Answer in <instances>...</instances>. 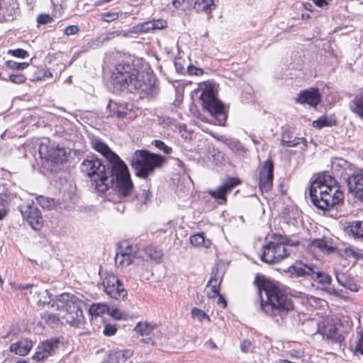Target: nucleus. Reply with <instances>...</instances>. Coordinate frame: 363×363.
<instances>
[{
  "label": "nucleus",
  "instance_id": "nucleus-1",
  "mask_svg": "<svg viewBox=\"0 0 363 363\" xmlns=\"http://www.w3.org/2000/svg\"><path fill=\"white\" fill-rule=\"evenodd\" d=\"M81 170L91 179L96 191L104 193L113 189L120 197L131 195L133 184L128 167L109 164L107 167L96 157H87L81 164Z\"/></svg>",
  "mask_w": 363,
  "mask_h": 363
},
{
  "label": "nucleus",
  "instance_id": "nucleus-2",
  "mask_svg": "<svg viewBox=\"0 0 363 363\" xmlns=\"http://www.w3.org/2000/svg\"><path fill=\"white\" fill-rule=\"evenodd\" d=\"M254 284L257 287L262 311L276 321L282 319L287 312L294 308L292 298L273 283L257 276Z\"/></svg>",
  "mask_w": 363,
  "mask_h": 363
},
{
  "label": "nucleus",
  "instance_id": "nucleus-3",
  "mask_svg": "<svg viewBox=\"0 0 363 363\" xmlns=\"http://www.w3.org/2000/svg\"><path fill=\"white\" fill-rule=\"evenodd\" d=\"M112 83L119 91H141L149 92L155 85V79L149 73H141L130 65H118L113 71Z\"/></svg>",
  "mask_w": 363,
  "mask_h": 363
},
{
  "label": "nucleus",
  "instance_id": "nucleus-4",
  "mask_svg": "<svg viewBox=\"0 0 363 363\" xmlns=\"http://www.w3.org/2000/svg\"><path fill=\"white\" fill-rule=\"evenodd\" d=\"M56 304L59 311L57 314L45 312L43 315L48 324H57L61 319L74 327H79L84 323L82 308L85 304L77 296L68 293L62 294L58 296Z\"/></svg>",
  "mask_w": 363,
  "mask_h": 363
},
{
  "label": "nucleus",
  "instance_id": "nucleus-5",
  "mask_svg": "<svg viewBox=\"0 0 363 363\" xmlns=\"http://www.w3.org/2000/svg\"><path fill=\"white\" fill-rule=\"evenodd\" d=\"M330 175L318 177L309 189V196L314 206L323 211H330L344 201V194L339 187L332 184Z\"/></svg>",
  "mask_w": 363,
  "mask_h": 363
},
{
  "label": "nucleus",
  "instance_id": "nucleus-6",
  "mask_svg": "<svg viewBox=\"0 0 363 363\" xmlns=\"http://www.w3.org/2000/svg\"><path fill=\"white\" fill-rule=\"evenodd\" d=\"M199 90L201 91L200 99L203 107L217 120L219 125H223L226 120L223 106L214 94V84L209 81L199 84Z\"/></svg>",
  "mask_w": 363,
  "mask_h": 363
},
{
  "label": "nucleus",
  "instance_id": "nucleus-7",
  "mask_svg": "<svg viewBox=\"0 0 363 363\" xmlns=\"http://www.w3.org/2000/svg\"><path fill=\"white\" fill-rule=\"evenodd\" d=\"M132 166L138 177L146 178L156 167H161L164 158L147 151H136L132 157Z\"/></svg>",
  "mask_w": 363,
  "mask_h": 363
},
{
  "label": "nucleus",
  "instance_id": "nucleus-8",
  "mask_svg": "<svg viewBox=\"0 0 363 363\" xmlns=\"http://www.w3.org/2000/svg\"><path fill=\"white\" fill-rule=\"evenodd\" d=\"M290 252L281 243L277 235L273 236V240L262 247V254L260 259L267 264H274L287 257Z\"/></svg>",
  "mask_w": 363,
  "mask_h": 363
},
{
  "label": "nucleus",
  "instance_id": "nucleus-9",
  "mask_svg": "<svg viewBox=\"0 0 363 363\" xmlns=\"http://www.w3.org/2000/svg\"><path fill=\"white\" fill-rule=\"evenodd\" d=\"M289 272L295 277H310L313 280L321 284H329L331 282L330 276L320 270L317 267L300 264L289 268Z\"/></svg>",
  "mask_w": 363,
  "mask_h": 363
},
{
  "label": "nucleus",
  "instance_id": "nucleus-10",
  "mask_svg": "<svg viewBox=\"0 0 363 363\" xmlns=\"http://www.w3.org/2000/svg\"><path fill=\"white\" fill-rule=\"evenodd\" d=\"M104 292L111 298L119 300L126 298L128 293L117 276L107 273L102 277L101 283Z\"/></svg>",
  "mask_w": 363,
  "mask_h": 363
},
{
  "label": "nucleus",
  "instance_id": "nucleus-11",
  "mask_svg": "<svg viewBox=\"0 0 363 363\" xmlns=\"http://www.w3.org/2000/svg\"><path fill=\"white\" fill-rule=\"evenodd\" d=\"M23 218L35 230H40L43 225V218L41 212L34 201H29L19 206Z\"/></svg>",
  "mask_w": 363,
  "mask_h": 363
},
{
  "label": "nucleus",
  "instance_id": "nucleus-12",
  "mask_svg": "<svg viewBox=\"0 0 363 363\" xmlns=\"http://www.w3.org/2000/svg\"><path fill=\"white\" fill-rule=\"evenodd\" d=\"M91 145L92 148L103 155L109 164L121 166L122 168L128 167L125 162L100 138H92Z\"/></svg>",
  "mask_w": 363,
  "mask_h": 363
},
{
  "label": "nucleus",
  "instance_id": "nucleus-13",
  "mask_svg": "<svg viewBox=\"0 0 363 363\" xmlns=\"http://www.w3.org/2000/svg\"><path fill=\"white\" fill-rule=\"evenodd\" d=\"M347 182L350 194L355 200L363 203V169L350 174Z\"/></svg>",
  "mask_w": 363,
  "mask_h": 363
},
{
  "label": "nucleus",
  "instance_id": "nucleus-14",
  "mask_svg": "<svg viewBox=\"0 0 363 363\" xmlns=\"http://www.w3.org/2000/svg\"><path fill=\"white\" fill-rule=\"evenodd\" d=\"M274 165L271 160H266L259 172V188L262 191H268L273 182Z\"/></svg>",
  "mask_w": 363,
  "mask_h": 363
},
{
  "label": "nucleus",
  "instance_id": "nucleus-15",
  "mask_svg": "<svg viewBox=\"0 0 363 363\" xmlns=\"http://www.w3.org/2000/svg\"><path fill=\"white\" fill-rule=\"evenodd\" d=\"M58 343L57 339H51L41 342L38 346L33 359L38 362L52 356L57 347Z\"/></svg>",
  "mask_w": 363,
  "mask_h": 363
},
{
  "label": "nucleus",
  "instance_id": "nucleus-16",
  "mask_svg": "<svg viewBox=\"0 0 363 363\" xmlns=\"http://www.w3.org/2000/svg\"><path fill=\"white\" fill-rule=\"evenodd\" d=\"M240 181L238 178H230L226 182H223L222 185L218 187L216 190H209L208 193L213 198L221 201L220 203H224L226 201L225 194L230 191L232 189L239 184Z\"/></svg>",
  "mask_w": 363,
  "mask_h": 363
},
{
  "label": "nucleus",
  "instance_id": "nucleus-17",
  "mask_svg": "<svg viewBox=\"0 0 363 363\" xmlns=\"http://www.w3.org/2000/svg\"><path fill=\"white\" fill-rule=\"evenodd\" d=\"M135 257L131 247L126 244L124 247L121 245L115 256V263L118 267L123 268L130 264Z\"/></svg>",
  "mask_w": 363,
  "mask_h": 363
},
{
  "label": "nucleus",
  "instance_id": "nucleus-18",
  "mask_svg": "<svg viewBox=\"0 0 363 363\" xmlns=\"http://www.w3.org/2000/svg\"><path fill=\"white\" fill-rule=\"evenodd\" d=\"M321 99V95L318 89L310 88L302 91L298 94L296 101L300 104H307L311 106H316Z\"/></svg>",
  "mask_w": 363,
  "mask_h": 363
},
{
  "label": "nucleus",
  "instance_id": "nucleus-19",
  "mask_svg": "<svg viewBox=\"0 0 363 363\" xmlns=\"http://www.w3.org/2000/svg\"><path fill=\"white\" fill-rule=\"evenodd\" d=\"M135 333L140 336H157L158 326L155 323L139 322L134 328Z\"/></svg>",
  "mask_w": 363,
  "mask_h": 363
},
{
  "label": "nucleus",
  "instance_id": "nucleus-20",
  "mask_svg": "<svg viewBox=\"0 0 363 363\" xmlns=\"http://www.w3.org/2000/svg\"><path fill=\"white\" fill-rule=\"evenodd\" d=\"M33 346V345L31 340L23 339L16 342L12 343L10 345V350L16 354L26 356L29 353Z\"/></svg>",
  "mask_w": 363,
  "mask_h": 363
},
{
  "label": "nucleus",
  "instance_id": "nucleus-21",
  "mask_svg": "<svg viewBox=\"0 0 363 363\" xmlns=\"http://www.w3.org/2000/svg\"><path fill=\"white\" fill-rule=\"evenodd\" d=\"M323 335L335 342H340L342 337L338 333L336 325L330 322L324 324L321 329Z\"/></svg>",
  "mask_w": 363,
  "mask_h": 363
},
{
  "label": "nucleus",
  "instance_id": "nucleus-22",
  "mask_svg": "<svg viewBox=\"0 0 363 363\" xmlns=\"http://www.w3.org/2000/svg\"><path fill=\"white\" fill-rule=\"evenodd\" d=\"M46 157L49 160L56 164L62 163L67 160L65 150L59 146L48 148Z\"/></svg>",
  "mask_w": 363,
  "mask_h": 363
},
{
  "label": "nucleus",
  "instance_id": "nucleus-23",
  "mask_svg": "<svg viewBox=\"0 0 363 363\" xmlns=\"http://www.w3.org/2000/svg\"><path fill=\"white\" fill-rule=\"evenodd\" d=\"M344 230L349 236L363 239V220H355L348 223L345 227Z\"/></svg>",
  "mask_w": 363,
  "mask_h": 363
},
{
  "label": "nucleus",
  "instance_id": "nucleus-24",
  "mask_svg": "<svg viewBox=\"0 0 363 363\" xmlns=\"http://www.w3.org/2000/svg\"><path fill=\"white\" fill-rule=\"evenodd\" d=\"M194 8L198 13H203L211 16L212 11L216 8V5L214 0H196Z\"/></svg>",
  "mask_w": 363,
  "mask_h": 363
},
{
  "label": "nucleus",
  "instance_id": "nucleus-25",
  "mask_svg": "<svg viewBox=\"0 0 363 363\" xmlns=\"http://www.w3.org/2000/svg\"><path fill=\"white\" fill-rule=\"evenodd\" d=\"M221 279L220 277H211L206 286L207 296L210 298H214L219 295Z\"/></svg>",
  "mask_w": 363,
  "mask_h": 363
},
{
  "label": "nucleus",
  "instance_id": "nucleus-26",
  "mask_svg": "<svg viewBox=\"0 0 363 363\" xmlns=\"http://www.w3.org/2000/svg\"><path fill=\"white\" fill-rule=\"evenodd\" d=\"M350 108L356 115L363 119V94H357L350 102Z\"/></svg>",
  "mask_w": 363,
  "mask_h": 363
},
{
  "label": "nucleus",
  "instance_id": "nucleus-27",
  "mask_svg": "<svg viewBox=\"0 0 363 363\" xmlns=\"http://www.w3.org/2000/svg\"><path fill=\"white\" fill-rule=\"evenodd\" d=\"M302 143L304 147L307 146V141L303 138L291 137L288 133H284L281 136V144L285 147H296Z\"/></svg>",
  "mask_w": 363,
  "mask_h": 363
},
{
  "label": "nucleus",
  "instance_id": "nucleus-28",
  "mask_svg": "<svg viewBox=\"0 0 363 363\" xmlns=\"http://www.w3.org/2000/svg\"><path fill=\"white\" fill-rule=\"evenodd\" d=\"M311 248L318 250L320 252L329 254L335 250L334 247L324 239H316L311 242Z\"/></svg>",
  "mask_w": 363,
  "mask_h": 363
},
{
  "label": "nucleus",
  "instance_id": "nucleus-29",
  "mask_svg": "<svg viewBox=\"0 0 363 363\" xmlns=\"http://www.w3.org/2000/svg\"><path fill=\"white\" fill-rule=\"evenodd\" d=\"M133 354L131 350H115L111 352V357L114 358L117 363H126L128 359Z\"/></svg>",
  "mask_w": 363,
  "mask_h": 363
},
{
  "label": "nucleus",
  "instance_id": "nucleus-30",
  "mask_svg": "<svg viewBox=\"0 0 363 363\" xmlns=\"http://www.w3.org/2000/svg\"><path fill=\"white\" fill-rule=\"evenodd\" d=\"M190 243L191 245L196 247L201 246L208 247L211 245V241L209 240H205L203 233H196L190 237Z\"/></svg>",
  "mask_w": 363,
  "mask_h": 363
},
{
  "label": "nucleus",
  "instance_id": "nucleus-31",
  "mask_svg": "<svg viewBox=\"0 0 363 363\" xmlns=\"http://www.w3.org/2000/svg\"><path fill=\"white\" fill-rule=\"evenodd\" d=\"M167 26V22L164 21H152L145 23L141 26L142 31H148L150 30H160Z\"/></svg>",
  "mask_w": 363,
  "mask_h": 363
},
{
  "label": "nucleus",
  "instance_id": "nucleus-32",
  "mask_svg": "<svg viewBox=\"0 0 363 363\" xmlns=\"http://www.w3.org/2000/svg\"><path fill=\"white\" fill-rule=\"evenodd\" d=\"M108 311V307L104 303H93L89 309L91 316H99Z\"/></svg>",
  "mask_w": 363,
  "mask_h": 363
},
{
  "label": "nucleus",
  "instance_id": "nucleus-33",
  "mask_svg": "<svg viewBox=\"0 0 363 363\" xmlns=\"http://www.w3.org/2000/svg\"><path fill=\"white\" fill-rule=\"evenodd\" d=\"M145 254L150 259L153 260L155 262H159L163 256V253L161 250L156 249L153 247H147L145 249Z\"/></svg>",
  "mask_w": 363,
  "mask_h": 363
},
{
  "label": "nucleus",
  "instance_id": "nucleus-34",
  "mask_svg": "<svg viewBox=\"0 0 363 363\" xmlns=\"http://www.w3.org/2000/svg\"><path fill=\"white\" fill-rule=\"evenodd\" d=\"M191 314L194 320L200 323H203L204 321H206L207 323L211 322L210 317L203 311L198 308H193L191 309Z\"/></svg>",
  "mask_w": 363,
  "mask_h": 363
},
{
  "label": "nucleus",
  "instance_id": "nucleus-35",
  "mask_svg": "<svg viewBox=\"0 0 363 363\" xmlns=\"http://www.w3.org/2000/svg\"><path fill=\"white\" fill-rule=\"evenodd\" d=\"M6 66L13 70H23L27 68L29 65L28 62H17L13 60H8L5 62Z\"/></svg>",
  "mask_w": 363,
  "mask_h": 363
},
{
  "label": "nucleus",
  "instance_id": "nucleus-36",
  "mask_svg": "<svg viewBox=\"0 0 363 363\" xmlns=\"http://www.w3.org/2000/svg\"><path fill=\"white\" fill-rule=\"evenodd\" d=\"M35 199L38 203L43 208L50 210L54 206V201L52 199L42 196L36 197Z\"/></svg>",
  "mask_w": 363,
  "mask_h": 363
},
{
  "label": "nucleus",
  "instance_id": "nucleus-37",
  "mask_svg": "<svg viewBox=\"0 0 363 363\" xmlns=\"http://www.w3.org/2000/svg\"><path fill=\"white\" fill-rule=\"evenodd\" d=\"M335 277L337 283L342 286L350 278L348 274L337 269H335Z\"/></svg>",
  "mask_w": 363,
  "mask_h": 363
},
{
  "label": "nucleus",
  "instance_id": "nucleus-38",
  "mask_svg": "<svg viewBox=\"0 0 363 363\" xmlns=\"http://www.w3.org/2000/svg\"><path fill=\"white\" fill-rule=\"evenodd\" d=\"M113 114L118 118H130V113L128 112V109L125 107L119 106L116 110H113Z\"/></svg>",
  "mask_w": 363,
  "mask_h": 363
},
{
  "label": "nucleus",
  "instance_id": "nucleus-39",
  "mask_svg": "<svg viewBox=\"0 0 363 363\" xmlns=\"http://www.w3.org/2000/svg\"><path fill=\"white\" fill-rule=\"evenodd\" d=\"M277 238L279 242L284 245L286 247V246H297L300 244L298 240H294L284 235H277Z\"/></svg>",
  "mask_w": 363,
  "mask_h": 363
},
{
  "label": "nucleus",
  "instance_id": "nucleus-40",
  "mask_svg": "<svg viewBox=\"0 0 363 363\" xmlns=\"http://www.w3.org/2000/svg\"><path fill=\"white\" fill-rule=\"evenodd\" d=\"M9 80L14 84H21L26 82V77L21 73L10 74Z\"/></svg>",
  "mask_w": 363,
  "mask_h": 363
},
{
  "label": "nucleus",
  "instance_id": "nucleus-41",
  "mask_svg": "<svg viewBox=\"0 0 363 363\" xmlns=\"http://www.w3.org/2000/svg\"><path fill=\"white\" fill-rule=\"evenodd\" d=\"M153 144L155 145V146L157 148H158L160 150L162 151L165 154L168 155V154H171L172 152V147L165 145V143L164 142H162V140H155L153 142Z\"/></svg>",
  "mask_w": 363,
  "mask_h": 363
},
{
  "label": "nucleus",
  "instance_id": "nucleus-42",
  "mask_svg": "<svg viewBox=\"0 0 363 363\" xmlns=\"http://www.w3.org/2000/svg\"><path fill=\"white\" fill-rule=\"evenodd\" d=\"M8 54L13 55V57L24 59L28 57V53L23 49H16V50H9L8 51Z\"/></svg>",
  "mask_w": 363,
  "mask_h": 363
},
{
  "label": "nucleus",
  "instance_id": "nucleus-43",
  "mask_svg": "<svg viewBox=\"0 0 363 363\" xmlns=\"http://www.w3.org/2000/svg\"><path fill=\"white\" fill-rule=\"evenodd\" d=\"M331 124L328 121L326 116H321L317 121L313 122V126L317 128H321L324 126H330Z\"/></svg>",
  "mask_w": 363,
  "mask_h": 363
},
{
  "label": "nucleus",
  "instance_id": "nucleus-44",
  "mask_svg": "<svg viewBox=\"0 0 363 363\" xmlns=\"http://www.w3.org/2000/svg\"><path fill=\"white\" fill-rule=\"evenodd\" d=\"M10 286L13 291L26 290L35 286L33 284H18L16 282H11Z\"/></svg>",
  "mask_w": 363,
  "mask_h": 363
},
{
  "label": "nucleus",
  "instance_id": "nucleus-45",
  "mask_svg": "<svg viewBox=\"0 0 363 363\" xmlns=\"http://www.w3.org/2000/svg\"><path fill=\"white\" fill-rule=\"evenodd\" d=\"M348 166L349 163L342 158L335 159L332 162V167L333 169H337L338 167L346 169Z\"/></svg>",
  "mask_w": 363,
  "mask_h": 363
},
{
  "label": "nucleus",
  "instance_id": "nucleus-46",
  "mask_svg": "<svg viewBox=\"0 0 363 363\" xmlns=\"http://www.w3.org/2000/svg\"><path fill=\"white\" fill-rule=\"evenodd\" d=\"M39 294H41L43 297L45 298V299L43 300V299L40 298L38 301V304L42 305V306H44L47 303L48 304L50 303V294L49 291L48 290H43L41 292H39Z\"/></svg>",
  "mask_w": 363,
  "mask_h": 363
},
{
  "label": "nucleus",
  "instance_id": "nucleus-47",
  "mask_svg": "<svg viewBox=\"0 0 363 363\" xmlns=\"http://www.w3.org/2000/svg\"><path fill=\"white\" fill-rule=\"evenodd\" d=\"M345 289H347L352 291H357L359 290V286L357 284L353 281V279L350 277L342 286Z\"/></svg>",
  "mask_w": 363,
  "mask_h": 363
},
{
  "label": "nucleus",
  "instance_id": "nucleus-48",
  "mask_svg": "<svg viewBox=\"0 0 363 363\" xmlns=\"http://www.w3.org/2000/svg\"><path fill=\"white\" fill-rule=\"evenodd\" d=\"M116 328L113 325L106 324L103 330V333L106 336H112L116 332Z\"/></svg>",
  "mask_w": 363,
  "mask_h": 363
},
{
  "label": "nucleus",
  "instance_id": "nucleus-49",
  "mask_svg": "<svg viewBox=\"0 0 363 363\" xmlns=\"http://www.w3.org/2000/svg\"><path fill=\"white\" fill-rule=\"evenodd\" d=\"M118 18L117 13H105L102 14L101 19L106 22H111Z\"/></svg>",
  "mask_w": 363,
  "mask_h": 363
},
{
  "label": "nucleus",
  "instance_id": "nucleus-50",
  "mask_svg": "<svg viewBox=\"0 0 363 363\" xmlns=\"http://www.w3.org/2000/svg\"><path fill=\"white\" fill-rule=\"evenodd\" d=\"M109 315L115 319L120 320L123 317V313L117 308L109 309L107 311Z\"/></svg>",
  "mask_w": 363,
  "mask_h": 363
},
{
  "label": "nucleus",
  "instance_id": "nucleus-51",
  "mask_svg": "<svg viewBox=\"0 0 363 363\" xmlns=\"http://www.w3.org/2000/svg\"><path fill=\"white\" fill-rule=\"evenodd\" d=\"M52 21V18L48 14H40L38 17V22L40 24H47Z\"/></svg>",
  "mask_w": 363,
  "mask_h": 363
},
{
  "label": "nucleus",
  "instance_id": "nucleus-52",
  "mask_svg": "<svg viewBox=\"0 0 363 363\" xmlns=\"http://www.w3.org/2000/svg\"><path fill=\"white\" fill-rule=\"evenodd\" d=\"M188 72L191 75H196V76L201 75L203 73V70L201 69L197 68V67H194V66L189 67Z\"/></svg>",
  "mask_w": 363,
  "mask_h": 363
},
{
  "label": "nucleus",
  "instance_id": "nucleus-53",
  "mask_svg": "<svg viewBox=\"0 0 363 363\" xmlns=\"http://www.w3.org/2000/svg\"><path fill=\"white\" fill-rule=\"evenodd\" d=\"M79 29L77 26H69L65 28V34L67 35H74L78 32Z\"/></svg>",
  "mask_w": 363,
  "mask_h": 363
},
{
  "label": "nucleus",
  "instance_id": "nucleus-54",
  "mask_svg": "<svg viewBox=\"0 0 363 363\" xmlns=\"http://www.w3.org/2000/svg\"><path fill=\"white\" fill-rule=\"evenodd\" d=\"M121 34H122V32H119V31H111V32H109V33H108L106 35V37L103 38L102 41L104 42V41L113 39L116 36H119Z\"/></svg>",
  "mask_w": 363,
  "mask_h": 363
},
{
  "label": "nucleus",
  "instance_id": "nucleus-55",
  "mask_svg": "<svg viewBox=\"0 0 363 363\" xmlns=\"http://www.w3.org/2000/svg\"><path fill=\"white\" fill-rule=\"evenodd\" d=\"M6 194H0V208H7L9 204Z\"/></svg>",
  "mask_w": 363,
  "mask_h": 363
},
{
  "label": "nucleus",
  "instance_id": "nucleus-56",
  "mask_svg": "<svg viewBox=\"0 0 363 363\" xmlns=\"http://www.w3.org/2000/svg\"><path fill=\"white\" fill-rule=\"evenodd\" d=\"M333 0H312V1L320 8L326 7Z\"/></svg>",
  "mask_w": 363,
  "mask_h": 363
},
{
  "label": "nucleus",
  "instance_id": "nucleus-57",
  "mask_svg": "<svg viewBox=\"0 0 363 363\" xmlns=\"http://www.w3.org/2000/svg\"><path fill=\"white\" fill-rule=\"evenodd\" d=\"M192 0H173L172 4L175 8H179L183 4L187 3L189 4Z\"/></svg>",
  "mask_w": 363,
  "mask_h": 363
},
{
  "label": "nucleus",
  "instance_id": "nucleus-58",
  "mask_svg": "<svg viewBox=\"0 0 363 363\" xmlns=\"http://www.w3.org/2000/svg\"><path fill=\"white\" fill-rule=\"evenodd\" d=\"M216 297H218L217 304L223 308H225L227 303L223 296L219 294Z\"/></svg>",
  "mask_w": 363,
  "mask_h": 363
},
{
  "label": "nucleus",
  "instance_id": "nucleus-59",
  "mask_svg": "<svg viewBox=\"0 0 363 363\" xmlns=\"http://www.w3.org/2000/svg\"><path fill=\"white\" fill-rule=\"evenodd\" d=\"M356 350L363 354V335L359 340L356 345Z\"/></svg>",
  "mask_w": 363,
  "mask_h": 363
},
{
  "label": "nucleus",
  "instance_id": "nucleus-60",
  "mask_svg": "<svg viewBox=\"0 0 363 363\" xmlns=\"http://www.w3.org/2000/svg\"><path fill=\"white\" fill-rule=\"evenodd\" d=\"M200 145H198V147L196 149V151L199 152V153H202L203 152V149L204 147L206 146V140H200Z\"/></svg>",
  "mask_w": 363,
  "mask_h": 363
},
{
  "label": "nucleus",
  "instance_id": "nucleus-61",
  "mask_svg": "<svg viewBox=\"0 0 363 363\" xmlns=\"http://www.w3.org/2000/svg\"><path fill=\"white\" fill-rule=\"evenodd\" d=\"M8 214V210L6 208H0V220H2Z\"/></svg>",
  "mask_w": 363,
  "mask_h": 363
},
{
  "label": "nucleus",
  "instance_id": "nucleus-62",
  "mask_svg": "<svg viewBox=\"0 0 363 363\" xmlns=\"http://www.w3.org/2000/svg\"><path fill=\"white\" fill-rule=\"evenodd\" d=\"M250 342L245 340L241 345V349L242 350V351L247 352L248 347L250 346Z\"/></svg>",
  "mask_w": 363,
  "mask_h": 363
},
{
  "label": "nucleus",
  "instance_id": "nucleus-63",
  "mask_svg": "<svg viewBox=\"0 0 363 363\" xmlns=\"http://www.w3.org/2000/svg\"><path fill=\"white\" fill-rule=\"evenodd\" d=\"M328 291L330 294H333V295H335V296H340V292L342 291H339L337 289H335V288H329Z\"/></svg>",
  "mask_w": 363,
  "mask_h": 363
},
{
  "label": "nucleus",
  "instance_id": "nucleus-64",
  "mask_svg": "<svg viewBox=\"0 0 363 363\" xmlns=\"http://www.w3.org/2000/svg\"><path fill=\"white\" fill-rule=\"evenodd\" d=\"M140 341L145 344H152V345L155 344V341L150 337H147V338H143V339H141Z\"/></svg>",
  "mask_w": 363,
  "mask_h": 363
}]
</instances>
